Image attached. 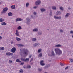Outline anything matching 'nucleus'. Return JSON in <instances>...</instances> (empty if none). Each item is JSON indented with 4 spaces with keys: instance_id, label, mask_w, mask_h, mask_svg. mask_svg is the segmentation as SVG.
Wrapping results in <instances>:
<instances>
[{
    "instance_id": "obj_1",
    "label": "nucleus",
    "mask_w": 73,
    "mask_h": 73,
    "mask_svg": "<svg viewBox=\"0 0 73 73\" xmlns=\"http://www.w3.org/2000/svg\"><path fill=\"white\" fill-rule=\"evenodd\" d=\"M54 51L56 54H57L58 55H60L62 53V51L58 48L55 49Z\"/></svg>"
},
{
    "instance_id": "obj_2",
    "label": "nucleus",
    "mask_w": 73,
    "mask_h": 73,
    "mask_svg": "<svg viewBox=\"0 0 73 73\" xmlns=\"http://www.w3.org/2000/svg\"><path fill=\"white\" fill-rule=\"evenodd\" d=\"M8 10V8L7 7L4 8L2 10V11L1 12L2 14H4L6 13V12Z\"/></svg>"
},
{
    "instance_id": "obj_3",
    "label": "nucleus",
    "mask_w": 73,
    "mask_h": 73,
    "mask_svg": "<svg viewBox=\"0 0 73 73\" xmlns=\"http://www.w3.org/2000/svg\"><path fill=\"white\" fill-rule=\"evenodd\" d=\"M29 52V50L27 49H25L24 52L23 53L25 55V56H27L28 55V54Z\"/></svg>"
},
{
    "instance_id": "obj_4",
    "label": "nucleus",
    "mask_w": 73,
    "mask_h": 73,
    "mask_svg": "<svg viewBox=\"0 0 73 73\" xmlns=\"http://www.w3.org/2000/svg\"><path fill=\"white\" fill-rule=\"evenodd\" d=\"M41 0H38L35 2V4L36 5H40V4H41Z\"/></svg>"
},
{
    "instance_id": "obj_5",
    "label": "nucleus",
    "mask_w": 73,
    "mask_h": 73,
    "mask_svg": "<svg viewBox=\"0 0 73 73\" xmlns=\"http://www.w3.org/2000/svg\"><path fill=\"white\" fill-rule=\"evenodd\" d=\"M26 23L27 24H30L31 19L29 18H27L26 19Z\"/></svg>"
},
{
    "instance_id": "obj_6",
    "label": "nucleus",
    "mask_w": 73,
    "mask_h": 73,
    "mask_svg": "<svg viewBox=\"0 0 73 73\" xmlns=\"http://www.w3.org/2000/svg\"><path fill=\"white\" fill-rule=\"evenodd\" d=\"M54 17L55 19H59V20L61 19V16L58 17L57 16H54Z\"/></svg>"
},
{
    "instance_id": "obj_7",
    "label": "nucleus",
    "mask_w": 73,
    "mask_h": 73,
    "mask_svg": "<svg viewBox=\"0 0 73 73\" xmlns=\"http://www.w3.org/2000/svg\"><path fill=\"white\" fill-rule=\"evenodd\" d=\"M16 48L13 47L12 49L11 52L12 53H15V52H16Z\"/></svg>"
},
{
    "instance_id": "obj_8",
    "label": "nucleus",
    "mask_w": 73,
    "mask_h": 73,
    "mask_svg": "<svg viewBox=\"0 0 73 73\" xmlns=\"http://www.w3.org/2000/svg\"><path fill=\"white\" fill-rule=\"evenodd\" d=\"M40 11L41 12H45L46 10H45V9L44 8H41L40 9Z\"/></svg>"
},
{
    "instance_id": "obj_9",
    "label": "nucleus",
    "mask_w": 73,
    "mask_h": 73,
    "mask_svg": "<svg viewBox=\"0 0 73 73\" xmlns=\"http://www.w3.org/2000/svg\"><path fill=\"white\" fill-rule=\"evenodd\" d=\"M6 55L7 56H12L13 55V53H10V52H7L6 53Z\"/></svg>"
},
{
    "instance_id": "obj_10",
    "label": "nucleus",
    "mask_w": 73,
    "mask_h": 73,
    "mask_svg": "<svg viewBox=\"0 0 73 73\" xmlns=\"http://www.w3.org/2000/svg\"><path fill=\"white\" fill-rule=\"evenodd\" d=\"M38 35H39L40 36L42 35V31H38Z\"/></svg>"
},
{
    "instance_id": "obj_11",
    "label": "nucleus",
    "mask_w": 73,
    "mask_h": 73,
    "mask_svg": "<svg viewBox=\"0 0 73 73\" xmlns=\"http://www.w3.org/2000/svg\"><path fill=\"white\" fill-rule=\"evenodd\" d=\"M23 20V19L21 18H17L16 19V21L17 22V21H21Z\"/></svg>"
},
{
    "instance_id": "obj_12",
    "label": "nucleus",
    "mask_w": 73,
    "mask_h": 73,
    "mask_svg": "<svg viewBox=\"0 0 73 73\" xmlns=\"http://www.w3.org/2000/svg\"><path fill=\"white\" fill-rule=\"evenodd\" d=\"M38 30L37 28H35L33 30V32H38Z\"/></svg>"
},
{
    "instance_id": "obj_13",
    "label": "nucleus",
    "mask_w": 73,
    "mask_h": 73,
    "mask_svg": "<svg viewBox=\"0 0 73 73\" xmlns=\"http://www.w3.org/2000/svg\"><path fill=\"white\" fill-rule=\"evenodd\" d=\"M15 35L16 36H19V31H18V30H16Z\"/></svg>"
},
{
    "instance_id": "obj_14",
    "label": "nucleus",
    "mask_w": 73,
    "mask_h": 73,
    "mask_svg": "<svg viewBox=\"0 0 73 73\" xmlns=\"http://www.w3.org/2000/svg\"><path fill=\"white\" fill-rule=\"evenodd\" d=\"M40 45V43H36L34 45V47H36L37 46Z\"/></svg>"
},
{
    "instance_id": "obj_15",
    "label": "nucleus",
    "mask_w": 73,
    "mask_h": 73,
    "mask_svg": "<svg viewBox=\"0 0 73 73\" xmlns=\"http://www.w3.org/2000/svg\"><path fill=\"white\" fill-rule=\"evenodd\" d=\"M56 13V15H60L61 14V12L60 11H58Z\"/></svg>"
},
{
    "instance_id": "obj_16",
    "label": "nucleus",
    "mask_w": 73,
    "mask_h": 73,
    "mask_svg": "<svg viewBox=\"0 0 73 73\" xmlns=\"http://www.w3.org/2000/svg\"><path fill=\"white\" fill-rule=\"evenodd\" d=\"M69 15H70V14L69 13H67L65 15V17L66 18H67Z\"/></svg>"
},
{
    "instance_id": "obj_17",
    "label": "nucleus",
    "mask_w": 73,
    "mask_h": 73,
    "mask_svg": "<svg viewBox=\"0 0 73 73\" xmlns=\"http://www.w3.org/2000/svg\"><path fill=\"white\" fill-rule=\"evenodd\" d=\"M16 40L17 41H20L21 40V39L17 37L16 38Z\"/></svg>"
},
{
    "instance_id": "obj_18",
    "label": "nucleus",
    "mask_w": 73,
    "mask_h": 73,
    "mask_svg": "<svg viewBox=\"0 0 73 73\" xmlns=\"http://www.w3.org/2000/svg\"><path fill=\"white\" fill-rule=\"evenodd\" d=\"M32 40L33 41H36L37 40V38H32Z\"/></svg>"
},
{
    "instance_id": "obj_19",
    "label": "nucleus",
    "mask_w": 73,
    "mask_h": 73,
    "mask_svg": "<svg viewBox=\"0 0 73 73\" xmlns=\"http://www.w3.org/2000/svg\"><path fill=\"white\" fill-rule=\"evenodd\" d=\"M62 46L60 44H58L55 46V47H57V48H59V47H61Z\"/></svg>"
},
{
    "instance_id": "obj_20",
    "label": "nucleus",
    "mask_w": 73,
    "mask_h": 73,
    "mask_svg": "<svg viewBox=\"0 0 73 73\" xmlns=\"http://www.w3.org/2000/svg\"><path fill=\"white\" fill-rule=\"evenodd\" d=\"M52 8L54 10H56V9H57V8L55 6H53L52 7Z\"/></svg>"
},
{
    "instance_id": "obj_21",
    "label": "nucleus",
    "mask_w": 73,
    "mask_h": 73,
    "mask_svg": "<svg viewBox=\"0 0 73 73\" xmlns=\"http://www.w3.org/2000/svg\"><path fill=\"white\" fill-rule=\"evenodd\" d=\"M1 25H2L3 26L6 25H7V23H6L5 22H3L2 23Z\"/></svg>"
},
{
    "instance_id": "obj_22",
    "label": "nucleus",
    "mask_w": 73,
    "mask_h": 73,
    "mask_svg": "<svg viewBox=\"0 0 73 73\" xmlns=\"http://www.w3.org/2000/svg\"><path fill=\"white\" fill-rule=\"evenodd\" d=\"M31 66L30 65H28L27 66V67L26 68H25L27 69L28 68V69H31Z\"/></svg>"
},
{
    "instance_id": "obj_23",
    "label": "nucleus",
    "mask_w": 73,
    "mask_h": 73,
    "mask_svg": "<svg viewBox=\"0 0 73 73\" xmlns=\"http://www.w3.org/2000/svg\"><path fill=\"white\" fill-rule=\"evenodd\" d=\"M12 13L11 12H9L8 13V16H12Z\"/></svg>"
},
{
    "instance_id": "obj_24",
    "label": "nucleus",
    "mask_w": 73,
    "mask_h": 73,
    "mask_svg": "<svg viewBox=\"0 0 73 73\" xmlns=\"http://www.w3.org/2000/svg\"><path fill=\"white\" fill-rule=\"evenodd\" d=\"M53 14H52V10H51L50 11V13H49V16H52Z\"/></svg>"
},
{
    "instance_id": "obj_25",
    "label": "nucleus",
    "mask_w": 73,
    "mask_h": 73,
    "mask_svg": "<svg viewBox=\"0 0 73 73\" xmlns=\"http://www.w3.org/2000/svg\"><path fill=\"white\" fill-rule=\"evenodd\" d=\"M11 8L12 9H15V5H13L11 6Z\"/></svg>"
},
{
    "instance_id": "obj_26",
    "label": "nucleus",
    "mask_w": 73,
    "mask_h": 73,
    "mask_svg": "<svg viewBox=\"0 0 73 73\" xmlns=\"http://www.w3.org/2000/svg\"><path fill=\"white\" fill-rule=\"evenodd\" d=\"M51 54L53 56H55V53H54V51H52L51 52Z\"/></svg>"
},
{
    "instance_id": "obj_27",
    "label": "nucleus",
    "mask_w": 73,
    "mask_h": 73,
    "mask_svg": "<svg viewBox=\"0 0 73 73\" xmlns=\"http://www.w3.org/2000/svg\"><path fill=\"white\" fill-rule=\"evenodd\" d=\"M5 48L4 47H0V50H4Z\"/></svg>"
},
{
    "instance_id": "obj_28",
    "label": "nucleus",
    "mask_w": 73,
    "mask_h": 73,
    "mask_svg": "<svg viewBox=\"0 0 73 73\" xmlns=\"http://www.w3.org/2000/svg\"><path fill=\"white\" fill-rule=\"evenodd\" d=\"M22 29V28H21V26H19L17 28V29L18 30H20Z\"/></svg>"
},
{
    "instance_id": "obj_29",
    "label": "nucleus",
    "mask_w": 73,
    "mask_h": 73,
    "mask_svg": "<svg viewBox=\"0 0 73 73\" xmlns=\"http://www.w3.org/2000/svg\"><path fill=\"white\" fill-rule=\"evenodd\" d=\"M24 71L22 69H21L19 70V73H23Z\"/></svg>"
},
{
    "instance_id": "obj_30",
    "label": "nucleus",
    "mask_w": 73,
    "mask_h": 73,
    "mask_svg": "<svg viewBox=\"0 0 73 73\" xmlns=\"http://www.w3.org/2000/svg\"><path fill=\"white\" fill-rule=\"evenodd\" d=\"M16 62H21V61L20 60H19V59H16Z\"/></svg>"
},
{
    "instance_id": "obj_31",
    "label": "nucleus",
    "mask_w": 73,
    "mask_h": 73,
    "mask_svg": "<svg viewBox=\"0 0 73 73\" xmlns=\"http://www.w3.org/2000/svg\"><path fill=\"white\" fill-rule=\"evenodd\" d=\"M18 46H19L20 47H23L24 46V45L21 44H18Z\"/></svg>"
},
{
    "instance_id": "obj_32",
    "label": "nucleus",
    "mask_w": 73,
    "mask_h": 73,
    "mask_svg": "<svg viewBox=\"0 0 73 73\" xmlns=\"http://www.w3.org/2000/svg\"><path fill=\"white\" fill-rule=\"evenodd\" d=\"M29 61V58H26L25 60V62H27V61L28 62Z\"/></svg>"
},
{
    "instance_id": "obj_33",
    "label": "nucleus",
    "mask_w": 73,
    "mask_h": 73,
    "mask_svg": "<svg viewBox=\"0 0 73 73\" xmlns=\"http://www.w3.org/2000/svg\"><path fill=\"white\" fill-rule=\"evenodd\" d=\"M39 56L40 57H41L42 56V53H40L39 55Z\"/></svg>"
},
{
    "instance_id": "obj_34",
    "label": "nucleus",
    "mask_w": 73,
    "mask_h": 73,
    "mask_svg": "<svg viewBox=\"0 0 73 73\" xmlns=\"http://www.w3.org/2000/svg\"><path fill=\"white\" fill-rule=\"evenodd\" d=\"M4 21V19L2 18L0 19V22H3Z\"/></svg>"
},
{
    "instance_id": "obj_35",
    "label": "nucleus",
    "mask_w": 73,
    "mask_h": 73,
    "mask_svg": "<svg viewBox=\"0 0 73 73\" xmlns=\"http://www.w3.org/2000/svg\"><path fill=\"white\" fill-rule=\"evenodd\" d=\"M60 9H61V10L62 11H63L64 10V8L62 7H60Z\"/></svg>"
},
{
    "instance_id": "obj_36",
    "label": "nucleus",
    "mask_w": 73,
    "mask_h": 73,
    "mask_svg": "<svg viewBox=\"0 0 73 73\" xmlns=\"http://www.w3.org/2000/svg\"><path fill=\"white\" fill-rule=\"evenodd\" d=\"M29 6V3H26V7H28Z\"/></svg>"
},
{
    "instance_id": "obj_37",
    "label": "nucleus",
    "mask_w": 73,
    "mask_h": 73,
    "mask_svg": "<svg viewBox=\"0 0 73 73\" xmlns=\"http://www.w3.org/2000/svg\"><path fill=\"white\" fill-rule=\"evenodd\" d=\"M38 53H40V52H41V49H39L38 50Z\"/></svg>"
},
{
    "instance_id": "obj_38",
    "label": "nucleus",
    "mask_w": 73,
    "mask_h": 73,
    "mask_svg": "<svg viewBox=\"0 0 73 73\" xmlns=\"http://www.w3.org/2000/svg\"><path fill=\"white\" fill-rule=\"evenodd\" d=\"M21 61H25V59L23 58H22L21 59Z\"/></svg>"
},
{
    "instance_id": "obj_39",
    "label": "nucleus",
    "mask_w": 73,
    "mask_h": 73,
    "mask_svg": "<svg viewBox=\"0 0 73 73\" xmlns=\"http://www.w3.org/2000/svg\"><path fill=\"white\" fill-rule=\"evenodd\" d=\"M60 64L61 66H64V65H65V64L62 63H60Z\"/></svg>"
},
{
    "instance_id": "obj_40",
    "label": "nucleus",
    "mask_w": 73,
    "mask_h": 73,
    "mask_svg": "<svg viewBox=\"0 0 73 73\" xmlns=\"http://www.w3.org/2000/svg\"><path fill=\"white\" fill-rule=\"evenodd\" d=\"M38 70L39 72H41L42 71V69L39 68H38Z\"/></svg>"
},
{
    "instance_id": "obj_41",
    "label": "nucleus",
    "mask_w": 73,
    "mask_h": 73,
    "mask_svg": "<svg viewBox=\"0 0 73 73\" xmlns=\"http://www.w3.org/2000/svg\"><path fill=\"white\" fill-rule=\"evenodd\" d=\"M41 65H42V66H44L45 65V64L44 63H41L40 64Z\"/></svg>"
},
{
    "instance_id": "obj_42",
    "label": "nucleus",
    "mask_w": 73,
    "mask_h": 73,
    "mask_svg": "<svg viewBox=\"0 0 73 73\" xmlns=\"http://www.w3.org/2000/svg\"><path fill=\"white\" fill-rule=\"evenodd\" d=\"M48 68L47 66H46L44 67V69H46Z\"/></svg>"
},
{
    "instance_id": "obj_43",
    "label": "nucleus",
    "mask_w": 73,
    "mask_h": 73,
    "mask_svg": "<svg viewBox=\"0 0 73 73\" xmlns=\"http://www.w3.org/2000/svg\"><path fill=\"white\" fill-rule=\"evenodd\" d=\"M70 61H71V62H72H72H73V59H70Z\"/></svg>"
},
{
    "instance_id": "obj_44",
    "label": "nucleus",
    "mask_w": 73,
    "mask_h": 73,
    "mask_svg": "<svg viewBox=\"0 0 73 73\" xmlns=\"http://www.w3.org/2000/svg\"><path fill=\"white\" fill-rule=\"evenodd\" d=\"M33 8L34 9H36V8H38V7L37 6H34L33 7Z\"/></svg>"
},
{
    "instance_id": "obj_45",
    "label": "nucleus",
    "mask_w": 73,
    "mask_h": 73,
    "mask_svg": "<svg viewBox=\"0 0 73 73\" xmlns=\"http://www.w3.org/2000/svg\"><path fill=\"white\" fill-rule=\"evenodd\" d=\"M60 32L63 33L64 32V31L62 30L61 29L60 31Z\"/></svg>"
},
{
    "instance_id": "obj_46",
    "label": "nucleus",
    "mask_w": 73,
    "mask_h": 73,
    "mask_svg": "<svg viewBox=\"0 0 73 73\" xmlns=\"http://www.w3.org/2000/svg\"><path fill=\"white\" fill-rule=\"evenodd\" d=\"M43 62H44V60H42L40 62V64H42L43 63Z\"/></svg>"
},
{
    "instance_id": "obj_47",
    "label": "nucleus",
    "mask_w": 73,
    "mask_h": 73,
    "mask_svg": "<svg viewBox=\"0 0 73 73\" xmlns=\"http://www.w3.org/2000/svg\"><path fill=\"white\" fill-rule=\"evenodd\" d=\"M65 70H66L67 69H68V66H67V67H66L65 68Z\"/></svg>"
},
{
    "instance_id": "obj_48",
    "label": "nucleus",
    "mask_w": 73,
    "mask_h": 73,
    "mask_svg": "<svg viewBox=\"0 0 73 73\" xmlns=\"http://www.w3.org/2000/svg\"><path fill=\"white\" fill-rule=\"evenodd\" d=\"M47 66V67L48 68H49L50 66V65L49 64H48L46 66Z\"/></svg>"
},
{
    "instance_id": "obj_49",
    "label": "nucleus",
    "mask_w": 73,
    "mask_h": 73,
    "mask_svg": "<svg viewBox=\"0 0 73 73\" xmlns=\"http://www.w3.org/2000/svg\"><path fill=\"white\" fill-rule=\"evenodd\" d=\"M70 33L72 34V33H73V31L72 30L71 31H70Z\"/></svg>"
},
{
    "instance_id": "obj_50",
    "label": "nucleus",
    "mask_w": 73,
    "mask_h": 73,
    "mask_svg": "<svg viewBox=\"0 0 73 73\" xmlns=\"http://www.w3.org/2000/svg\"><path fill=\"white\" fill-rule=\"evenodd\" d=\"M9 63H10V64H11V63H12V60H9Z\"/></svg>"
},
{
    "instance_id": "obj_51",
    "label": "nucleus",
    "mask_w": 73,
    "mask_h": 73,
    "mask_svg": "<svg viewBox=\"0 0 73 73\" xmlns=\"http://www.w3.org/2000/svg\"><path fill=\"white\" fill-rule=\"evenodd\" d=\"M29 58H31V57H32V55H30L29 56Z\"/></svg>"
},
{
    "instance_id": "obj_52",
    "label": "nucleus",
    "mask_w": 73,
    "mask_h": 73,
    "mask_svg": "<svg viewBox=\"0 0 73 73\" xmlns=\"http://www.w3.org/2000/svg\"><path fill=\"white\" fill-rule=\"evenodd\" d=\"M21 65H23L24 64V63H21Z\"/></svg>"
},
{
    "instance_id": "obj_53",
    "label": "nucleus",
    "mask_w": 73,
    "mask_h": 73,
    "mask_svg": "<svg viewBox=\"0 0 73 73\" xmlns=\"http://www.w3.org/2000/svg\"><path fill=\"white\" fill-rule=\"evenodd\" d=\"M34 15H36L37 14V13H36L35 12H34Z\"/></svg>"
},
{
    "instance_id": "obj_54",
    "label": "nucleus",
    "mask_w": 73,
    "mask_h": 73,
    "mask_svg": "<svg viewBox=\"0 0 73 73\" xmlns=\"http://www.w3.org/2000/svg\"><path fill=\"white\" fill-rule=\"evenodd\" d=\"M33 58H31V61H33Z\"/></svg>"
},
{
    "instance_id": "obj_55",
    "label": "nucleus",
    "mask_w": 73,
    "mask_h": 73,
    "mask_svg": "<svg viewBox=\"0 0 73 73\" xmlns=\"http://www.w3.org/2000/svg\"><path fill=\"white\" fill-rule=\"evenodd\" d=\"M2 39V37L0 36V40H1Z\"/></svg>"
},
{
    "instance_id": "obj_56",
    "label": "nucleus",
    "mask_w": 73,
    "mask_h": 73,
    "mask_svg": "<svg viewBox=\"0 0 73 73\" xmlns=\"http://www.w3.org/2000/svg\"><path fill=\"white\" fill-rule=\"evenodd\" d=\"M23 67H24V69H25V66H24Z\"/></svg>"
},
{
    "instance_id": "obj_57",
    "label": "nucleus",
    "mask_w": 73,
    "mask_h": 73,
    "mask_svg": "<svg viewBox=\"0 0 73 73\" xmlns=\"http://www.w3.org/2000/svg\"><path fill=\"white\" fill-rule=\"evenodd\" d=\"M49 62H51V60H49Z\"/></svg>"
},
{
    "instance_id": "obj_58",
    "label": "nucleus",
    "mask_w": 73,
    "mask_h": 73,
    "mask_svg": "<svg viewBox=\"0 0 73 73\" xmlns=\"http://www.w3.org/2000/svg\"><path fill=\"white\" fill-rule=\"evenodd\" d=\"M48 56H50V54H48Z\"/></svg>"
},
{
    "instance_id": "obj_59",
    "label": "nucleus",
    "mask_w": 73,
    "mask_h": 73,
    "mask_svg": "<svg viewBox=\"0 0 73 73\" xmlns=\"http://www.w3.org/2000/svg\"><path fill=\"white\" fill-rule=\"evenodd\" d=\"M32 64H33V63H31V65H32Z\"/></svg>"
},
{
    "instance_id": "obj_60",
    "label": "nucleus",
    "mask_w": 73,
    "mask_h": 73,
    "mask_svg": "<svg viewBox=\"0 0 73 73\" xmlns=\"http://www.w3.org/2000/svg\"><path fill=\"white\" fill-rule=\"evenodd\" d=\"M2 4V3L1 2H0V4Z\"/></svg>"
},
{
    "instance_id": "obj_61",
    "label": "nucleus",
    "mask_w": 73,
    "mask_h": 73,
    "mask_svg": "<svg viewBox=\"0 0 73 73\" xmlns=\"http://www.w3.org/2000/svg\"><path fill=\"white\" fill-rule=\"evenodd\" d=\"M68 9H70V8H68Z\"/></svg>"
},
{
    "instance_id": "obj_62",
    "label": "nucleus",
    "mask_w": 73,
    "mask_h": 73,
    "mask_svg": "<svg viewBox=\"0 0 73 73\" xmlns=\"http://www.w3.org/2000/svg\"><path fill=\"white\" fill-rule=\"evenodd\" d=\"M21 56H22L21 54H20Z\"/></svg>"
},
{
    "instance_id": "obj_63",
    "label": "nucleus",
    "mask_w": 73,
    "mask_h": 73,
    "mask_svg": "<svg viewBox=\"0 0 73 73\" xmlns=\"http://www.w3.org/2000/svg\"><path fill=\"white\" fill-rule=\"evenodd\" d=\"M44 73H47V72H45Z\"/></svg>"
},
{
    "instance_id": "obj_64",
    "label": "nucleus",
    "mask_w": 73,
    "mask_h": 73,
    "mask_svg": "<svg viewBox=\"0 0 73 73\" xmlns=\"http://www.w3.org/2000/svg\"><path fill=\"white\" fill-rule=\"evenodd\" d=\"M11 44H12V42H11Z\"/></svg>"
}]
</instances>
